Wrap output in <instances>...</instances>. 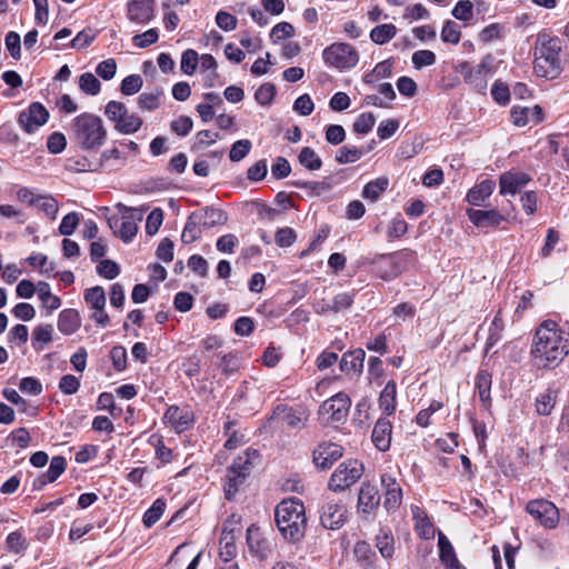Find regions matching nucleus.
<instances>
[{"instance_id":"nucleus-1","label":"nucleus","mask_w":569,"mask_h":569,"mask_svg":"<svg viewBox=\"0 0 569 569\" xmlns=\"http://www.w3.org/2000/svg\"><path fill=\"white\" fill-rule=\"evenodd\" d=\"M569 353V335L555 321L546 320L536 330L530 350L539 366L553 369Z\"/></svg>"},{"instance_id":"nucleus-2","label":"nucleus","mask_w":569,"mask_h":569,"mask_svg":"<svg viewBox=\"0 0 569 569\" xmlns=\"http://www.w3.org/2000/svg\"><path fill=\"white\" fill-rule=\"evenodd\" d=\"M276 523L284 539L297 542L305 536L307 517L303 503L296 499L282 500L274 510Z\"/></svg>"},{"instance_id":"nucleus-3","label":"nucleus","mask_w":569,"mask_h":569,"mask_svg":"<svg viewBox=\"0 0 569 569\" xmlns=\"http://www.w3.org/2000/svg\"><path fill=\"white\" fill-rule=\"evenodd\" d=\"M561 41L559 38L539 36L535 48L533 69L538 77L557 79L562 72L560 60Z\"/></svg>"},{"instance_id":"nucleus-4","label":"nucleus","mask_w":569,"mask_h":569,"mask_svg":"<svg viewBox=\"0 0 569 569\" xmlns=\"http://www.w3.org/2000/svg\"><path fill=\"white\" fill-rule=\"evenodd\" d=\"M71 131L73 140L82 150H96L107 138L102 119L89 112H83L72 120Z\"/></svg>"},{"instance_id":"nucleus-5","label":"nucleus","mask_w":569,"mask_h":569,"mask_svg":"<svg viewBox=\"0 0 569 569\" xmlns=\"http://www.w3.org/2000/svg\"><path fill=\"white\" fill-rule=\"evenodd\" d=\"M412 259L408 250L381 254L375 261L376 273L383 280H391L402 273Z\"/></svg>"},{"instance_id":"nucleus-6","label":"nucleus","mask_w":569,"mask_h":569,"mask_svg":"<svg viewBox=\"0 0 569 569\" xmlns=\"http://www.w3.org/2000/svg\"><path fill=\"white\" fill-rule=\"evenodd\" d=\"M363 471V465L357 459L343 461L331 475L328 487L336 492L343 491L356 483Z\"/></svg>"},{"instance_id":"nucleus-7","label":"nucleus","mask_w":569,"mask_h":569,"mask_svg":"<svg viewBox=\"0 0 569 569\" xmlns=\"http://www.w3.org/2000/svg\"><path fill=\"white\" fill-rule=\"evenodd\" d=\"M325 62L337 69H350L359 61L357 50L349 43L336 42L322 52Z\"/></svg>"},{"instance_id":"nucleus-8","label":"nucleus","mask_w":569,"mask_h":569,"mask_svg":"<svg viewBox=\"0 0 569 569\" xmlns=\"http://www.w3.org/2000/svg\"><path fill=\"white\" fill-rule=\"evenodd\" d=\"M458 71L463 76V79L477 92L485 94L488 87V76L491 73L492 68L490 64V57H486L476 67H471L468 62H462L458 67Z\"/></svg>"},{"instance_id":"nucleus-9","label":"nucleus","mask_w":569,"mask_h":569,"mask_svg":"<svg viewBox=\"0 0 569 569\" xmlns=\"http://www.w3.org/2000/svg\"><path fill=\"white\" fill-rule=\"evenodd\" d=\"M351 400L345 392H338L330 399L323 401L319 408V416L327 422H343L347 419Z\"/></svg>"},{"instance_id":"nucleus-10","label":"nucleus","mask_w":569,"mask_h":569,"mask_svg":"<svg viewBox=\"0 0 569 569\" xmlns=\"http://www.w3.org/2000/svg\"><path fill=\"white\" fill-rule=\"evenodd\" d=\"M526 510L545 528H556L559 522V511L557 507L548 500L538 499L529 501Z\"/></svg>"},{"instance_id":"nucleus-11","label":"nucleus","mask_w":569,"mask_h":569,"mask_svg":"<svg viewBox=\"0 0 569 569\" xmlns=\"http://www.w3.org/2000/svg\"><path fill=\"white\" fill-rule=\"evenodd\" d=\"M49 118L48 110L40 102H32L27 110L19 113L18 122L28 133L43 126Z\"/></svg>"},{"instance_id":"nucleus-12","label":"nucleus","mask_w":569,"mask_h":569,"mask_svg":"<svg viewBox=\"0 0 569 569\" xmlns=\"http://www.w3.org/2000/svg\"><path fill=\"white\" fill-rule=\"evenodd\" d=\"M343 456L342 446L333 442H322L313 450L312 458L317 468L327 470Z\"/></svg>"},{"instance_id":"nucleus-13","label":"nucleus","mask_w":569,"mask_h":569,"mask_svg":"<svg viewBox=\"0 0 569 569\" xmlns=\"http://www.w3.org/2000/svg\"><path fill=\"white\" fill-rule=\"evenodd\" d=\"M117 209L122 213V222L120 229L114 231L123 242L128 243L137 234L138 226L136 220H141V213L137 209L129 208L123 203H118Z\"/></svg>"},{"instance_id":"nucleus-14","label":"nucleus","mask_w":569,"mask_h":569,"mask_svg":"<svg viewBox=\"0 0 569 569\" xmlns=\"http://www.w3.org/2000/svg\"><path fill=\"white\" fill-rule=\"evenodd\" d=\"M154 0H129L127 17L131 22L148 24L154 18Z\"/></svg>"},{"instance_id":"nucleus-15","label":"nucleus","mask_w":569,"mask_h":569,"mask_svg":"<svg viewBox=\"0 0 569 569\" xmlns=\"http://www.w3.org/2000/svg\"><path fill=\"white\" fill-rule=\"evenodd\" d=\"M379 503L380 496L377 487L370 482H362L357 503L358 511L362 515V518L367 520L378 508Z\"/></svg>"},{"instance_id":"nucleus-16","label":"nucleus","mask_w":569,"mask_h":569,"mask_svg":"<svg viewBox=\"0 0 569 569\" xmlns=\"http://www.w3.org/2000/svg\"><path fill=\"white\" fill-rule=\"evenodd\" d=\"M347 509L342 503L328 502L322 507L321 525L331 530L342 527L347 519Z\"/></svg>"},{"instance_id":"nucleus-17","label":"nucleus","mask_w":569,"mask_h":569,"mask_svg":"<svg viewBox=\"0 0 569 569\" xmlns=\"http://www.w3.org/2000/svg\"><path fill=\"white\" fill-rule=\"evenodd\" d=\"M163 419L178 433L189 429L193 423V413L187 408L170 406L164 412Z\"/></svg>"},{"instance_id":"nucleus-18","label":"nucleus","mask_w":569,"mask_h":569,"mask_svg":"<svg viewBox=\"0 0 569 569\" xmlns=\"http://www.w3.org/2000/svg\"><path fill=\"white\" fill-rule=\"evenodd\" d=\"M531 180L530 176L525 172H505L500 176L499 187L501 194H516L520 188Z\"/></svg>"},{"instance_id":"nucleus-19","label":"nucleus","mask_w":569,"mask_h":569,"mask_svg":"<svg viewBox=\"0 0 569 569\" xmlns=\"http://www.w3.org/2000/svg\"><path fill=\"white\" fill-rule=\"evenodd\" d=\"M468 217L478 228L497 227L505 220V217L496 209H470L468 211Z\"/></svg>"},{"instance_id":"nucleus-20","label":"nucleus","mask_w":569,"mask_h":569,"mask_svg":"<svg viewBox=\"0 0 569 569\" xmlns=\"http://www.w3.org/2000/svg\"><path fill=\"white\" fill-rule=\"evenodd\" d=\"M381 483L386 488L383 506L387 510H395L401 505L402 490L399 483L390 475L381 476Z\"/></svg>"},{"instance_id":"nucleus-21","label":"nucleus","mask_w":569,"mask_h":569,"mask_svg":"<svg viewBox=\"0 0 569 569\" xmlns=\"http://www.w3.org/2000/svg\"><path fill=\"white\" fill-rule=\"evenodd\" d=\"M392 425L387 418H380L376 422L371 439L376 448L380 451H387L391 445Z\"/></svg>"},{"instance_id":"nucleus-22","label":"nucleus","mask_w":569,"mask_h":569,"mask_svg":"<svg viewBox=\"0 0 569 569\" xmlns=\"http://www.w3.org/2000/svg\"><path fill=\"white\" fill-rule=\"evenodd\" d=\"M247 542L251 552L256 553L261 559L266 558L269 553V542L266 540L258 526L251 525L247 529Z\"/></svg>"},{"instance_id":"nucleus-23","label":"nucleus","mask_w":569,"mask_h":569,"mask_svg":"<svg viewBox=\"0 0 569 569\" xmlns=\"http://www.w3.org/2000/svg\"><path fill=\"white\" fill-rule=\"evenodd\" d=\"M365 357L366 352L360 348L343 353L340 361L341 371L359 376L363 369Z\"/></svg>"},{"instance_id":"nucleus-24","label":"nucleus","mask_w":569,"mask_h":569,"mask_svg":"<svg viewBox=\"0 0 569 569\" xmlns=\"http://www.w3.org/2000/svg\"><path fill=\"white\" fill-rule=\"evenodd\" d=\"M510 113L513 124L518 127L526 126L530 119H532L535 123H539L543 120V110L538 104L532 109L512 107Z\"/></svg>"},{"instance_id":"nucleus-25","label":"nucleus","mask_w":569,"mask_h":569,"mask_svg":"<svg viewBox=\"0 0 569 569\" xmlns=\"http://www.w3.org/2000/svg\"><path fill=\"white\" fill-rule=\"evenodd\" d=\"M229 525H233L232 519H228L223 523V528L220 537V557L228 562L237 553L236 536H233V529L229 531Z\"/></svg>"},{"instance_id":"nucleus-26","label":"nucleus","mask_w":569,"mask_h":569,"mask_svg":"<svg viewBox=\"0 0 569 569\" xmlns=\"http://www.w3.org/2000/svg\"><path fill=\"white\" fill-rule=\"evenodd\" d=\"M496 183L490 180H483L479 184L471 188L467 194V200L470 204L480 207L485 203L493 192Z\"/></svg>"},{"instance_id":"nucleus-27","label":"nucleus","mask_w":569,"mask_h":569,"mask_svg":"<svg viewBox=\"0 0 569 569\" xmlns=\"http://www.w3.org/2000/svg\"><path fill=\"white\" fill-rule=\"evenodd\" d=\"M81 326V318L76 309H64L58 319V329L63 335L74 333Z\"/></svg>"},{"instance_id":"nucleus-28","label":"nucleus","mask_w":569,"mask_h":569,"mask_svg":"<svg viewBox=\"0 0 569 569\" xmlns=\"http://www.w3.org/2000/svg\"><path fill=\"white\" fill-rule=\"evenodd\" d=\"M201 216L194 211L187 219L181 234V241L187 244L194 242L201 237Z\"/></svg>"},{"instance_id":"nucleus-29","label":"nucleus","mask_w":569,"mask_h":569,"mask_svg":"<svg viewBox=\"0 0 569 569\" xmlns=\"http://www.w3.org/2000/svg\"><path fill=\"white\" fill-rule=\"evenodd\" d=\"M396 397L397 385L393 380H390L379 396V407L387 416H391L396 410Z\"/></svg>"},{"instance_id":"nucleus-30","label":"nucleus","mask_w":569,"mask_h":569,"mask_svg":"<svg viewBox=\"0 0 569 569\" xmlns=\"http://www.w3.org/2000/svg\"><path fill=\"white\" fill-rule=\"evenodd\" d=\"M201 216V222L203 229H210L216 226H222L227 222V213L213 207H207L203 210L197 211Z\"/></svg>"},{"instance_id":"nucleus-31","label":"nucleus","mask_w":569,"mask_h":569,"mask_svg":"<svg viewBox=\"0 0 569 569\" xmlns=\"http://www.w3.org/2000/svg\"><path fill=\"white\" fill-rule=\"evenodd\" d=\"M227 482L224 483V496L227 500H232L236 493L239 490V487L243 485L247 472L244 471H236V468H228L227 469Z\"/></svg>"},{"instance_id":"nucleus-32","label":"nucleus","mask_w":569,"mask_h":569,"mask_svg":"<svg viewBox=\"0 0 569 569\" xmlns=\"http://www.w3.org/2000/svg\"><path fill=\"white\" fill-rule=\"evenodd\" d=\"M389 186V180L387 177H379L373 181L368 182L363 190L362 197L372 202L377 201L381 193H383Z\"/></svg>"},{"instance_id":"nucleus-33","label":"nucleus","mask_w":569,"mask_h":569,"mask_svg":"<svg viewBox=\"0 0 569 569\" xmlns=\"http://www.w3.org/2000/svg\"><path fill=\"white\" fill-rule=\"evenodd\" d=\"M491 375L487 370H480L476 377V387L480 400L486 407L490 406Z\"/></svg>"},{"instance_id":"nucleus-34","label":"nucleus","mask_w":569,"mask_h":569,"mask_svg":"<svg viewBox=\"0 0 569 569\" xmlns=\"http://www.w3.org/2000/svg\"><path fill=\"white\" fill-rule=\"evenodd\" d=\"M557 391L547 389L546 392L539 395L536 399V411L540 416H549L556 405Z\"/></svg>"},{"instance_id":"nucleus-35","label":"nucleus","mask_w":569,"mask_h":569,"mask_svg":"<svg viewBox=\"0 0 569 569\" xmlns=\"http://www.w3.org/2000/svg\"><path fill=\"white\" fill-rule=\"evenodd\" d=\"M3 397L11 403L18 406L20 412L27 413L30 417L37 415V407L31 406L26 399H23L14 389H3Z\"/></svg>"},{"instance_id":"nucleus-36","label":"nucleus","mask_w":569,"mask_h":569,"mask_svg":"<svg viewBox=\"0 0 569 569\" xmlns=\"http://www.w3.org/2000/svg\"><path fill=\"white\" fill-rule=\"evenodd\" d=\"M299 163L307 170L316 171L322 167L321 158L310 147H303L298 154Z\"/></svg>"},{"instance_id":"nucleus-37","label":"nucleus","mask_w":569,"mask_h":569,"mask_svg":"<svg viewBox=\"0 0 569 569\" xmlns=\"http://www.w3.org/2000/svg\"><path fill=\"white\" fill-rule=\"evenodd\" d=\"M362 156L363 149L346 144L337 150L335 160L340 164L353 163L360 160Z\"/></svg>"},{"instance_id":"nucleus-38","label":"nucleus","mask_w":569,"mask_h":569,"mask_svg":"<svg viewBox=\"0 0 569 569\" xmlns=\"http://www.w3.org/2000/svg\"><path fill=\"white\" fill-rule=\"evenodd\" d=\"M397 33V28L392 23H385L375 27L370 32V39L377 44L389 42Z\"/></svg>"},{"instance_id":"nucleus-39","label":"nucleus","mask_w":569,"mask_h":569,"mask_svg":"<svg viewBox=\"0 0 569 569\" xmlns=\"http://www.w3.org/2000/svg\"><path fill=\"white\" fill-rule=\"evenodd\" d=\"M142 123L143 121L138 114H128L127 112L126 116L116 123L114 129L123 134H131L137 132L141 128Z\"/></svg>"},{"instance_id":"nucleus-40","label":"nucleus","mask_w":569,"mask_h":569,"mask_svg":"<svg viewBox=\"0 0 569 569\" xmlns=\"http://www.w3.org/2000/svg\"><path fill=\"white\" fill-rule=\"evenodd\" d=\"M38 296L49 310H56L61 306L60 298L51 293L49 283L44 281L38 282Z\"/></svg>"},{"instance_id":"nucleus-41","label":"nucleus","mask_w":569,"mask_h":569,"mask_svg":"<svg viewBox=\"0 0 569 569\" xmlns=\"http://www.w3.org/2000/svg\"><path fill=\"white\" fill-rule=\"evenodd\" d=\"M79 88L87 94L96 96L101 90V82L91 72H86L79 78Z\"/></svg>"},{"instance_id":"nucleus-42","label":"nucleus","mask_w":569,"mask_h":569,"mask_svg":"<svg viewBox=\"0 0 569 569\" xmlns=\"http://www.w3.org/2000/svg\"><path fill=\"white\" fill-rule=\"evenodd\" d=\"M84 301L91 309H100L106 306V293L102 287L96 286L84 291Z\"/></svg>"},{"instance_id":"nucleus-43","label":"nucleus","mask_w":569,"mask_h":569,"mask_svg":"<svg viewBox=\"0 0 569 569\" xmlns=\"http://www.w3.org/2000/svg\"><path fill=\"white\" fill-rule=\"evenodd\" d=\"M166 509V502L162 499H157L152 506L143 515V525L147 528L152 527L162 516Z\"/></svg>"},{"instance_id":"nucleus-44","label":"nucleus","mask_w":569,"mask_h":569,"mask_svg":"<svg viewBox=\"0 0 569 569\" xmlns=\"http://www.w3.org/2000/svg\"><path fill=\"white\" fill-rule=\"evenodd\" d=\"M199 62L198 52L193 49H187L182 52L180 68L184 74L191 76L194 73Z\"/></svg>"},{"instance_id":"nucleus-45","label":"nucleus","mask_w":569,"mask_h":569,"mask_svg":"<svg viewBox=\"0 0 569 569\" xmlns=\"http://www.w3.org/2000/svg\"><path fill=\"white\" fill-rule=\"evenodd\" d=\"M501 312L498 311L495 316L491 326L489 328V336L486 343V350L488 351L492 346H495L501 338V332L503 330V320L500 317Z\"/></svg>"},{"instance_id":"nucleus-46","label":"nucleus","mask_w":569,"mask_h":569,"mask_svg":"<svg viewBox=\"0 0 569 569\" xmlns=\"http://www.w3.org/2000/svg\"><path fill=\"white\" fill-rule=\"evenodd\" d=\"M460 38L461 32L459 24L452 20L446 21L441 30V40L443 42L457 44L459 43Z\"/></svg>"},{"instance_id":"nucleus-47","label":"nucleus","mask_w":569,"mask_h":569,"mask_svg":"<svg viewBox=\"0 0 569 569\" xmlns=\"http://www.w3.org/2000/svg\"><path fill=\"white\" fill-rule=\"evenodd\" d=\"M438 546H439V551H440V553H439L440 560L443 565L451 562V561L457 562V557H456L453 547L450 543V541L448 540V538L442 532H439Z\"/></svg>"},{"instance_id":"nucleus-48","label":"nucleus","mask_w":569,"mask_h":569,"mask_svg":"<svg viewBox=\"0 0 569 569\" xmlns=\"http://www.w3.org/2000/svg\"><path fill=\"white\" fill-rule=\"evenodd\" d=\"M376 123V117L372 112L361 113L353 122V131L360 134L370 132Z\"/></svg>"},{"instance_id":"nucleus-49","label":"nucleus","mask_w":569,"mask_h":569,"mask_svg":"<svg viewBox=\"0 0 569 569\" xmlns=\"http://www.w3.org/2000/svg\"><path fill=\"white\" fill-rule=\"evenodd\" d=\"M220 362L217 365L221 372L226 376H230L239 369V361L237 355L230 352L226 355H217Z\"/></svg>"},{"instance_id":"nucleus-50","label":"nucleus","mask_w":569,"mask_h":569,"mask_svg":"<svg viewBox=\"0 0 569 569\" xmlns=\"http://www.w3.org/2000/svg\"><path fill=\"white\" fill-rule=\"evenodd\" d=\"M142 84L140 74H130L122 80L120 90L126 96H132L141 90Z\"/></svg>"},{"instance_id":"nucleus-51","label":"nucleus","mask_w":569,"mask_h":569,"mask_svg":"<svg viewBox=\"0 0 569 569\" xmlns=\"http://www.w3.org/2000/svg\"><path fill=\"white\" fill-rule=\"evenodd\" d=\"M377 548L383 558H391L395 552L393 537L387 532L377 536Z\"/></svg>"},{"instance_id":"nucleus-52","label":"nucleus","mask_w":569,"mask_h":569,"mask_svg":"<svg viewBox=\"0 0 569 569\" xmlns=\"http://www.w3.org/2000/svg\"><path fill=\"white\" fill-rule=\"evenodd\" d=\"M251 149V141L248 139H242L236 141L230 149L229 158L233 162H238L242 160Z\"/></svg>"},{"instance_id":"nucleus-53","label":"nucleus","mask_w":569,"mask_h":569,"mask_svg":"<svg viewBox=\"0 0 569 569\" xmlns=\"http://www.w3.org/2000/svg\"><path fill=\"white\" fill-rule=\"evenodd\" d=\"M34 207H38L49 218L56 219L59 209V203L51 196H39L38 204H34Z\"/></svg>"},{"instance_id":"nucleus-54","label":"nucleus","mask_w":569,"mask_h":569,"mask_svg":"<svg viewBox=\"0 0 569 569\" xmlns=\"http://www.w3.org/2000/svg\"><path fill=\"white\" fill-rule=\"evenodd\" d=\"M97 272L99 276L112 280L119 276L120 267L113 260L106 259L99 262L97 266Z\"/></svg>"},{"instance_id":"nucleus-55","label":"nucleus","mask_w":569,"mask_h":569,"mask_svg":"<svg viewBox=\"0 0 569 569\" xmlns=\"http://www.w3.org/2000/svg\"><path fill=\"white\" fill-rule=\"evenodd\" d=\"M66 467L67 462L63 457H53L50 461L49 470L44 472L46 477H48V481H56L64 472Z\"/></svg>"},{"instance_id":"nucleus-56","label":"nucleus","mask_w":569,"mask_h":569,"mask_svg":"<svg viewBox=\"0 0 569 569\" xmlns=\"http://www.w3.org/2000/svg\"><path fill=\"white\" fill-rule=\"evenodd\" d=\"M473 4L470 0H460L452 9V16L461 21H469L472 18Z\"/></svg>"},{"instance_id":"nucleus-57","label":"nucleus","mask_w":569,"mask_h":569,"mask_svg":"<svg viewBox=\"0 0 569 569\" xmlns=\"http://www.w3.org/2000/svg\"><path fill=\"white\" fill-rule=\"evenodd\" d=\"M276 92L277 90L274 84L267 82L258 88V90L254 93V99L258 103L267 106L272 101V99L276 96Z\"/></svg>"},{"instance_id":"nucleus-58","label":"nucleus","mask_w":569,"mask_h":569,"mask_svg":"<svg viewBox=\"0 0 569 569\" xmlns=\"http://www.w3.org/2000/svg\"><path fill=\"white\" fill-rule=\"evenodd\" d=\"M158 39L159 33L157 29H149L141 34L133 36L132 42L137 48L143 49L156 43Z\"/></svg>"},{"instance_id":"nucleus-59","label":"nucleus","mask_w":569,"mask_h":569,"mask_svg":"<svg viewBox=\"0 0 569 569\" xmlns=\"http://www.w3.org/2000/svg\"><path fill=\"white\" fill-rule=\"evenodd\" d=\"M295 34V28L289 22H280L277 23L271 32L270 38L273 40V42H278L280 40L291 38Z\"/></svg>"},{"instance_id":"nucleus-60","label":"nucleus","mask_w":569,"mask_h":569,"mask_svg":"<svg viewBox=\"0 0 569 569\" xmlns=\"http://www.w3.org/2000/svg\"><path fill=\"white\" fill-rule=\"evenodd\" d=\"M67 140L63 133L52 132L47 140V148L50 153L58 154L66 149Z\"/></svg>"},{"instance_id":"nucleus-61","label":"nucleus","mask_w":569,"mask_h":569,"mask_svg":"<svg viewBox=\"0 0 569 569\" xmlns=\"http://www.w3.org/2000/svg\"><path fill=\"white\" fill-rule=\"evenodd\" d=\"M128 109L122 102L110 101L106 106L104 114L111 121L118 123L123 116H126Z\"/></svg>"},{"instance_id":"nucleus-62","label":"nucleus","mask_w":569,"mask_h":569,"mask_svg":"<svg viewBox=\"0 0 569 569\" xmlns=\"http://www.w3.org/2000/svg\"><path fill=\"white\" fill-rule=\"evenodd\" d=\"M163 212L160 208L153 209L149 216L147 217L146 222V232L150 236H153L158 232L160 226L162 224Z\"/></svg>"},{"instance_id":"nucleus-63","label":"nucleus","mask_w":569,"mask_h":569,"mask_svg":"<svg viewBox=\"0 0 569 569\" xmlns=\"http://www.w3.org/2000/svg\"><path fill=\"white\" fill-rule=\"evenodd\" d=\"M493 100L499 104H507L510 101L509 87L501 81H496L491 89Z\"/></svg>"},{"instance_id":"nucleus-64","label":"nucleus","mask_w":569,"mask_h":569,"mask_svg":"<svg viewBox=\"0 0 569 569\" xmlns=\"http://www.w3.org/2000/svg\"><path fill=\"white\" fill-rule=\"evenodd\" d=\"M503 27L500 23H491L479 33L480 41L487 43L502 38Z\"/></svg>"}]
</instances>
